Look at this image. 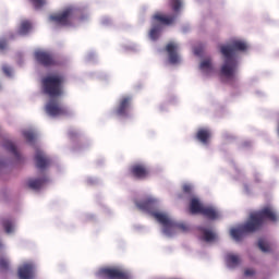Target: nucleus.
<instances>
[{
  "label": "nucleus",
  "mask_w": 279,
  "mask_h": 279,
  "mask_svg": "<svg viewBox=\"0 0 279 279\" xmlns=\"http://www.w3.org/2000/svg\"><path fill=\"white\" fill-rule=\"evenodd\" d=\"M166 51L169 56L170 64H179L180 54H178V44L171 41L166 46Z\"/></svg>",
  "instance_id": "11"
},
{
  "label": "nucleus",
  "mask_w": 279,
  "mask_h": 279,
  "mask_svg": "<svg viewBox=\"0 0 279 279\" xmlns=\"http://www.w3.org/2000/svg\"><path fill=\"white\" fill-rule=\"evenodd\" d=\"M73 19H75V9L71 7L64 9L61 13L50 15V21L56 25H61L62 27H69V25H72Z\"/></svg>",
  "instance_id": "5"
},
{
  "label": "nucleus",
  "mask_w": 279,
  "mask_h": 279,
  "mask_svg": "<svg viewBox=\"0 0 279 279\" xmlns=\"http://www.w3.org/2000/svg\"><path fill=\"white\" fill-rule=\"evenodd\" d=\"M35 162L37 169H47L49 167L50 160L45 156L43 150H37L35 155Z\"/></svg>",
  "instance_id": "14"
},
{
  "label": "nucleus",
  "mask_w": 279,
  "mask_h": 279,
  "mask_svg": "<svg viewBox=\"0 0 279 279\" xmlns=\"http://www.w3.org/2000/svg\"><path fill=\"white\" fill-rule=\"evenodd\" d=\"M5 47H8V41H5V39H1L0 40V50L3 51V49H5Z\"/></svg>",
  "instance_id": "35"
},
{
  "label": "nucleus",
  "mask_w": 279,
  "mask_h": 279,
  "mask_svg": "<svg viewBox=\"0 0 279 279\" xmlns=\"http://www.w3.org/2000/svg\"><path fill=\"white\" fill-rule=\"evenodd\" d=\"M130 175L135 180H147L149 178V168L144 163H135L129 169Z\"/></svg>",
  "instance_id": "8"
},
{
  "label": "nucleus",
  "mask_w": 279,
  "mask_h": 279,
  "mask_svg": "<svg viewBox=\"0 0 279 279\" xmlns=\"http://www.w3.org/2000/svg\"><path fill=\"white\" fill-rule=\"evenodd\" d=\"M36 10H40L47 3V0H31Z\"/></svg>",
  "instance_id": "31"
},
{
  "label": "nucleus",
  "mask_w": 279,
  "mask_h": 279,
  "mask_svg": "<svg viewBox=\"0 0 279 279\" xmlns=\"http://www.w3.org/2000/svg\"><path fill=\"white\" fill-rule=\"evenodd\" d=\"M29 29H32V23L29 21H23L20 24L19 34L21 36H26V34H29Z\"/></svg>",
  "instance_id": "23"
},
{
  "label": "nucleus",
  "mask_w": 279,
  "mask_h": 279,
  "mask_svg": "<svg viewBox=\"0 0 279 279\" xmlns=\"http://www.w3.org/2000/svg\"><path fill=\"white\" fill-rule=\"evenodd\" d=\"M46 112L50 117H63L64 114H69V110L64 106L59 105L56 100H50L46 105Z\"/></svg>",
  "instance_id": "10"
},
{
  "label": "nucleus",
  "mask_w": 279,
  "mask_h": 279,
  "mask_svg": "<svg viewBox=\"0 0 279 279\" xmlns=\"http://www.w3.org/2000/svg\"><path fill=\"white\" fill-rule=\"evenodd\" d=\"M162 29V27L158 24H153V27L149 32V37L151 38V40H158V38L160 37V31Z\"/></svg>",
  "instance_id": "24"
},
{
  "label": "nucleus",
  "mask_w": 279,
  "mask_h": 279,
  "mask_svg": "<svg viewBox=\"0 0 279 279\" xmlns=\"http://www.w3.org/2000/svg\"><path fill=\"white\" fill-rule=\"evenodd\" d=\"M182 191H183V193H185V195H189V197H193V185L184 184L182 186Z\"/></svg>",
  "instance_id": "29"
},
{
  "label": "nucleus",
  "mask_w": 279,
  "mask_h": 279,
  "mask_svg": "<svg viewBox=\"0 0 279 279\" xmlns=\"http://www.w3.org/2000/svg\"><path fill=\"white\" fill-rule=\"evenodd\" d=\"M198 230L203 234V236H202L203 241H206V243H210V241H215V239H216L215 232H213L211 230H208L204 227H199Z\"/></svg>",
  "instance_id": "21"
},
{
  "label": "nucleus",
  "mask_w": 279,
  "mask_h": 279,
  "mask_svg": "<svg viewBox=\"0 0 279 279\" xmlns=\"http://www.w3.org/2000/svg\"><path fill=\"white\" fill-rule=\"evenodd\" d=\"M0 223L7 234L14 232V220H12V218H2Z\"/></svg>",
  "instance_id": "19"
},
{
  "label": "nucleus",
  "mask_w": 279,
  "mask_h": 279,
  "mask_svg": "<svg viewBox=\"0 0 279 279\" xmlns=\"http://www.w3.org/2000/svg\"><path fill=\"white\" fill-rule=\"evenodd\" d=\"M153 21L155 23H160L161 25H173L175 23V15H165L157 12L153 15Z\"/></svg>",
  "instance_id": "13"
},
{
  "label": "nucleus",
  "mask_w": 279,
  "mask_h": 279,
  "mask_svg": "<svg viewBox=\"0 0 279 279\" xmlns=\"http://www.w3.org/2000/svg\"><path fill=\"white\" fill-rule=\"evenodd\" d=\"M170 7L173 12H180V8H182V0H170Z\"/></svg>",
  "instance_id": "28"
},
{
  "label": "nucleus",
  "mask_w": 279,
  "mask_h": 279,
  "mask_svg": "<svg viewBox=\"0 0 279 279\" xmlns=\"http://www.w3.org/2000/svg\"><path fill=\"white\" fill-rule=\"evenodd\" d=\"M3 147L4 149H7V151H10L11 154H13L15 158H21V154L16 149V145H14V143H12L11 141L4 142Z\"/></svg>",
  "instance_id": "22"
},
{
  "label": "nucleus",
  "mask_w": 279,
  "mask_h": 279,
  "mask_svg": "<svg viewBox=\"0 0 279 279\" xmlns=\"http://www.w3.org/2000/svg\"><path fill=\"white\" fill-rule=\"evenodd\" d=\"M34 57L36 62L41 64V66H58V64H60L56 56L49 51L37 50L35 51Z\"/></svg>",
  "instance_id": "7"
},
{
  "label": "nucleus",
  "mask_w": 279,
  "mask_h": 279,
  "mask_svg": "<svg viewBox=\"0 0 279 279\" xmlns=\"http://www.w3.org/2000/svg\"><path fill=\"white\" fill-rule=\"evenodd\" d=\"M17 276L20 279H34V264L26 263L20 266Z\"/></svg>",
  "instance_id": "12"
},
{
  "label": "nucleus",
  "mask_w": 279,
  "mask_h": 279,
  "mask_svg": "<svg viewBox=\"0 0 279 279\" xmlns=\"http://www.w3.org/2000/svg\"><path fill=\"white\" fill-rule=\"evenodd\" d=\"M203 52H204V47H196L194 49L195 56H202Z\"/></svg>",
  "instance_id": "34"
},
{
  "label": "nucleus",
  "mask_w": 279,
  "mask_h": 279,
  "mask_svg": "<svg viewBox=\"0 0 279 279\" xmlns=\"http://www.w3.org/2000/svg\"><path fill=\"white\" fill-rule=\"evenodd\" d=\"M23 136L27 141V143H34V141H36V134L32 131H25L23 133Z\"/></svg>",
  "instance_id": "27"
},
{
  "label": "nucleus",
  "mask_w": 279,
  "mask_h": 279,
  "mask_svg": "<svg viewBox=\"0 0 279 279\" xmlns=\"http://www.w3.org/2000/svg\"><path fill=\"white\" fill-rule=\"evenodd\" d=\"M98 276L105 279H132L130 272L120 267H105L99 269Z\"/></svg>",
  "instance_id": "6"
},
{
  "label": "nucleus",
  "mask_w": 279,
  "mask_h": 279,
  "mask_svg": "<svg viewBox=\"0 0 279 279\" xmlns=\"http://www.w3.org/2000/svg\"><path fill=\"white\" fill-rule=\"evenodd\" d=\"M238 51H247V44L235 39L229 45L220 47V52L225 58L223 64L220 68V76L227 82H234L236 80V69H239Z\"/></svg>",
  "instance_id": "2"
},
{
  "label": "nucleus",
  "mask_w": 279,
  "mask_h": 279,
  "mask_svg": "<svg viewBox=\"0 0 279 279\" xmlns=\"http://www.w3.org/2000/svg\"><path fill=\"white\" fill-rule=\"evenodd\" d=\"M132 106V96H122L114 110L117 117H130V108Z\"/></svg>",
  "instance_id": "9"
},
{
  "label": "nucleus",
  "mask_w": 279,
  "mask_h": 279,
  "mask_svg": "<svg viewBox=\"0 0 279 279\" xmlns=\"http://www.w3.org/2000/svg\"><path fill=\"white\" fill-rule=\"evenodd\" d=\"M244 276H246V278H252V276H256V270L247 268L244 270Z\"/></svg>",
  "instance_id": "32"
},
{
  "label": "nucleus",
  "mask_w": 279,
  "mask_h": 279,
  "mask_svg": "<svg viewBox=\"0 0 279 279\" xmlns=\"http://www.w3.org/2000/svg\"><path fill=\"white\" fill-rule=\"evenodd\" d=\"M202 210H204V205H202V202H199V198L191 197V199H190L191 215H201Z\"/></svg>",
  "instance_id": "15"
},
{
  "label": "nucleus",
  "mask_w": 279,
  "mask_h": 279,
  "mask_svg": "<svg viewBox=\"0 0 279 279\" xmlns=\"http://www.w3.org/2000/svg\"><path fill=\"white\" fill-rule=\"evenodd\" d=\"M48 181L47 177H44L41 179H29L27 181L28 189H32L33 191H40L43 186H45L46 182Z\"/></svg>",
  "instance_id": "16"
},
{
  "label": "nucleus",
  "mask_w": 279,
  "mask_h": 279,
  "mask_svg": "<svg viewBox=\"0 0 279 279\" xmlns=\"http://www.w3.org/2000/svg\"><path fill=\"white\" fill-rule=\"evenodd\" d=\"M201 215L203 217H206L207 219H210V221H215V219H219V213L214 207H206L204 206Z\"/></svg>",
  "instance_id": "18"
},
{
  "label": "nucleus",
  "mask_w": 279,
  "mask_h": 279,
  "mask_svg": "<svg viewBox=\"0 0 279 279\" xmlns=\"http://www.w3.org/2000/svg\"><path fill=\"white\" fill-rule=\"evenodd\" d=\"M226 263L228 267H231V268L239 267V265H241V257L239 255L229 253L226 256Z\"/></svg>",
  "instance_id": "20"
},
{
  "label": "nucleus",
  "mask_w": 279,
  "mask_h": 279,
  "mask_svg": "<svg viewBox=\"0 0 279 279\" xmlns=\"http://www.w3.org/2000/svg\"><path fill=\"white\" fill-rule=\"evenodd\" d=\"M265 219L268 221H278V215L271 207H264L258 211H253L250 214L247 221L244 225L238 227V229H231L230 234L232 239L236 242L243 241L245 234H252L258 232L265 223Z\"/></svg>",
  "instance_id": "1"
},
{
  "label": "nucleus",
  "mask_w": 279,
  "mask_h": 279,
  "mask_svg": "<svg viewBox=\"0 0 279 279\" xmlns=\"http://www.w3.org/2000/svg\"><path fill=\"white\" fill-rule=\"evenodd\" d=\"M2 71H3V73H4L5 75H8V76L12 75V70H11L8 65H4V66L2 68Z\"/></svg>",
  "instance_id": "33"
},
{
  "label": "nucleus",
  "mask_w": 279,
  "mask_h": 279,
  "mask_svg": "<svg viewBox=\"0 0 279 279\" xmlns=\"http://www.w3.org/2000/svg\"><path fill=\"white\" fill-rule=\"evenodd\" d=\"M136 206L140 208V210L149 213V215H151V217H154V219H156V221L163 227V234H166V236H173V234H175V230L189 232V227L186 223H178L169 218L167 214L154 210V207L156 206L155 199L148 198L138 202Z\"/></svg>",
  "instance_id": "3"
},
{
  "label": "nucleus",
  "mask_w": 279,
  "mask_h": 279,
  "mask_svg": "<svg viewBox=\"0 0 279 279\" xmlns=\"http://www.w3.org/2000/svg\"><path fill=\"white\" fill-rule=\"evenodd\" d=\"M257 245H258L259 250L266 254L271 252V246L267 242H265V240H263V239L258 240Z\"/></svg>",
  "instance_id": "25"
},
{
  "label": "nucleus",
  "mask_w": 279,
  "mask_h": 279,
  "mask_svg": "<svg viewBox=\"0 0 279 279\" xmlns=\"http://www.w3.org/2000/svg\"><path fill=\"white\" fill-rule=\"evenodd\" d=\"M64 75L62 74H49L41 78V88L45 95L48 97H62L64 94Z\"/></svg>",
  "instance_id": "4"
},
{
  "label": "nucleus",
  "mask_w": 279,
  "mask_h": 279,
  "mask_svg": "<svg viewBox=\"0 0 279 279\" xmlns=\"http://www.w3.org/2000/svg\"><path fill=\"white\" fill-rule=\"evenodd\" d=\"M210 136H213V133L208 129H199L196 133L197 141L203 143V145H208Z\"/></svg>",
  "instance_id": "17"
},
{
  "label": "nucleus",
  "mask_w": 279,
  "mask_h": 279,
  "mask_svg": "<svg viewBox=\"0 0 279 279\" xmlns=\"http://www.w3.org/2000/svg\"><path fill=\"white\" fill-rule=\"evenodd\" d=\"M202 71H213V61L210 59H205L201 62Z\"/></svg>",
  "instance_id": "26"
},
{
  "label": "nucleus",
  "mask_w": 279,
  "mask_h": 279,
  "mask_svg": "<svg viewBox=\"0 0 279 279\" xmlns=\"http://www.w3.org/2000/svg\"><path fill=\"white\" fill-rule=\"evenodd\" d=\"M0 269H2V271H8V269H10V262H8V259L1 257L0 258Z\"/></svg>",
  "instance_id": "30"
}]
</instances>
